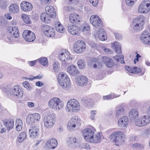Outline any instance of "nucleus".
I'll use <instances>...</instances> for the list:
<instances>
[{
	"mask_svg": "<svg viewBox=\"0 0 150 150\" xmlns=\"http://www.w3.org/2000/svg\"><path fill=\"white\" fill-rule=\"evenodd\" d=\"M10 33L13 34L15 38H16L19 36L18 30L17 27H11L9 29Z\"/></svg>",
	"mask_w": 150,
	"mask_h": 150,
	"instance_id": "4c0bfd02",
	"label": "nucleus"
},
{
	"mask_svg": "<svg viewBox=\"0 0 150 150\" xmlns=\"http://www.w3.org/2000/svg\"><path fill=\"white\" fill-rule=\"evenodd\" d=\"M9 11L12 13H17L19 11V7L17 4H12L9 7Z\"/></svg>",
	"mask_w": 150,
	"mask_h": 150,
	"instance_id": "2f4dec72",
	"label": "nucleus"
},
{
	"mask_svg": "<svg viewBox=\"0 0 150 150\" xmlns=\"http://www.w3.org/2000/svg\"><path fill=\"white\" fill-rule=\"evenodd\" d=\"M45 10L46 13L50 15L53 17H55V12L52 6H46L45 8Z\"/></svg>",
	"mask_w": 150,
	"mask_h": 150,
	"instance_id": "c9c22d12",
	"label": "nucleus"
},
{
	"mask_svg": "<svg viewBox=\"0 0 150 150\" xmlns=\"http://www.w3.org/2000/svg\"><path fill=\"white\" fill-rule=\"evenodd\" d=\"M96 131L95 128L92 126L84 129L82 132L83 137L88 142L92 137Z\"/></svg>",
	"mask_w": 150,
	"mask_h": 150,
	"instance_id": "1a4fd4ad",
	"label": "nucleus"
},
{
	"mask_svg": "<svg viewBox=\"0 0 150 150\" xmlns=\"http://www.w3.org/2000/svg\"><path fill=\"white\" fill-rule=\"evenodd\" d=\"M96 38H98L102 41H104L107 39V36L105 33L104 30L100 28L99 30L96 34Z\"/></svg>",
	"mask_w": 150,
	"mask_h": 150,
	"instance_id": "bb28decb",
	"label": "nucleus"
},
{
	"mask_svg": "<svg viewBox=\"0 0 150 150\" xmlns=\"http://www.w3.org/2000/svg\"><path fill=\"white\" fill-rule=\"evenodd\" d=\"M137 0H126V4L129 6H132Z\"/></svg>",
	"mask_w": 150,
	"mask_h": 150,
	"instance_id": "864d4df0",
	"label": "nucleus"
},
{
	"mask_svg": "<svg viewBox=\"0 0 150 150\" xmlns=\"http://www.w3.org/2000/svg\"><path fill=\"white\" fill-rule=\"evenodd\" d=\"M12 98L15 100L21 98L23 95L21 89L19 86H14L12 88Z\"/></svg>",
	"mask_w": 150,
	"mask_h": 150,
	"instance_id": "9b49d317",
	"label": "nucleus"
},
{
	"mask_svg": "<svg viewBox=\"0 0 150 150\" xmlns=\"http://www.w3.org/2000/svg\"><path fill=\"white\" fill-rule=\"evenodd\" d=\"M65 109L67 112H77L80 109V104L76 99H70L67 102Z\"/></svg>",
	"mask_w": 150,
	"mask_h": 150,
	"instance_id": "f257e3e1",
	"label": "nucleus"
},
{
	"mask_svg": "<svg viewBox=\"0 0 150 150\" xmlns=\"http://www.w3.org/2000/svg\"><path fill=\"white\" fill-rule=\"evenodd\" d=\"M43 30L44 34L48 37H53L55 35V30L54 28L47 25L44 26Z\"/></svg>",
	"mask_w": 150,
	"mask_h": 150,
	"instance_id": "2eb2a0df",
	"label": "nucleus"
},
{
	"mask_svg": "<svg viewBox=\"0 0 150 150\" xmlns=\"http://www.w3.org/2000/svg\"><path fill=\"white\" fill-rule=\"evenodd\" d=\"M4 125L7 130H10L13 127L14 121H8L7 122H4Z\"/></svg>",
	"mask_w": 150,
	"mask_h": 150,
	"instance_id": "37998d69",
	"label": "nucleus"
},
{
	"mask_svg": "<svg viewBox=\"0 0 150 150\" xmlns=\"http://www.w3.org/2000/svg\"><path fill=\"white\" fill-rule=\"evenodd\" d=\"M58 81L62 88L66 89L70 85V81L67 76H58Z\"/></svg>",
	"mask_w": 150,
	"mask_h": 150,
	"instance_id": "39448f33",
	"label": "nucleus"
},
{
	"mask_svg": "<svg viewBox=\"0 0 150 150\" xmlns=\"http://www.w3.org/2000/svg\"><path fill=\"white\" fill-rule=\"evenodd\" d=\"M58 57L60 60L65 63L72 59L69 53L66 50L60 53L58 55Z\"/></svg>",
	"mask_w": 150,
	"mask_h": 150,
	"instance_id": "4468645a",
	"label": "nucleus"
},
{
	"mask_svg": "<svg viewBox=\"0 0 150 150\" xmlns=\"http://www.w3.org/2000/svg\"><path fill=\"white\" fill-rule=\"evenodd\" d=\"M124 112V108L122 105H119L116 107L115 108V114L117 117H119L123 115Z\"/></svg>",
	"mask_w": 150,
	"mask_h": 150,
	"instance_id": "72a5a7b5",
	"label": "nucleus"
},
{
	"mask_svg": "<svg viewBox=\"0 0 150 150\" xmlns=\"http://www.w3.org/2000/svg\"><path fill=\"white\" fill-rule=\"evenodd\" d=\"M142 2L150 8V0H143Z\"/></svg>",
	"mask_w": 150,
	"mask_h": 150,
	"instance_id": "0e129e2a",
	"label": "nucleus"
},
{
	"mask_svg": "<svg viewBox=\"0 0 150 150\" xmlns=\"http://www.w3.org/2000/svg\"><path fill=\"white\" fill-rule=\"evenodd\" d=\"M55 25L56 30L58 32L63 33L65 31V29L62 24L59 21H56Z\"/></svg>",
	"mask_w": 150,
	"mask_h": 150,
	"instance_id": "f704fd0d",
	"label": "nucleus"
},
{
	"mask_svg": "<svg viewBox=\"0 0 150 150\" xmlns=\"http://www.w3.org/2000/svg\"><path fill=\"white\" fill-rule=\"evenodd\" d=\"M89 1L94 6H96L98 3V0H89Z\"/></svg>",
	"mask_w": 150,
	"mask_h": 150,
	"instance_id": "e2e57ef3",
	"label": "nucleus"
},
{
	"mask_svg": "<svg viewBox=\"0 0 150 150\" xmlns=\"http://www.w3.org/2000/svg\"><path fill=\"white\" fill-rule=\"evenodd\" d=\"M21 9L24 11H31L33 8L32 5L29 2L26 1H23L20 4Z\"/></svg>",
	"mask_w": 150,
	"mask_h": 150,
	"instance_id": "6ab92c4d",
	"label": "nucleus"
},
{
	"mask_svg": "<svg viewBox=\"0 0 150 150\" xmlns=\"http://www.w3.org/2000/svg\"><path fill=\"white\" fill-rule=\"evenodd\" d=\"M35 122L32 114L28 115L26 118V122L28 124H31Z\"/></svg>",
	"mask_w": 150,
	"mask_h": 150,
	"instance_id": "c03bdc74",
	"label": "nucleus"
},
{
	"mask_svg": "<svg viewBox=\"0 0 150 150\" xmlns=\"http://www.w3.org/2000/svg\"><path fill=\"white\" fill-rule=\"evenodd\" d=\"M81 142H80V145L78 147L80 148H84L86 149H89L90 148V146L88 143H86L83 144H81Z\"/></svg>",
	"mask_w": 150,
	"mask_h": 150,
	"instance_id": "8fccbe9b",
	"label": "nucleus"
},
{
	"mask_svg": "<svg viewBox=\"0 0 150 150\" xmlns=\"http://www.w3.org/2000/svg\"><path fill=\"white\" fill-rule=\"evenodd\" d=\"M118 126L123 128L126 127L128 124L129 120L128 118L125 116L122 117L118 120Z\"/></svg>",
	"mask_w": 150,
	"mask_h": 150,
	"instance_id": "aec40b11",
	"label": "nucleus"
},
{
	"mask_svg": "<svg viewBox=\"0 0 150 150\" xmlns=\"http://www.w3.org/2000/svg\"><path fill=\"white\" fill-rule=\"evenodd\" d=\"M68 30L69 33L73 35L78 36L80 34V27L75 25H72L68 26Z\"/></svg>",
	"mask_w": 150,
	"mask_h": 150,
	"instance_id": "f3484780",
	"label": "nucleus"
},
{
	"mask_svg": "<svg viewBox=\"0 0 150 150\" xmlns=\"http://www.w3.org/2000/svg\"><path fill=\"white\" fill-rule=\"evenodd\" d=\"M37 61L42 64L45 66H47L48 64V61L47 58L41 57L37 59Z\"/></svg>",
	"mask_w": 150,
	"mask_h": 150,
	"instance_id": "a19ab883",
	"label": "nucleus"
},
{
	"mask_svg": "<svg viewBox=\"0 0 150 150\" xmlns=\"http://www.w3.org/2000/svg\"><path fill=\"white\" fill-rule=\"evenodd\" d=\"M42 78V76H37L34 77H31V78H27L26 79H28L30 81H32L35 79H40Z\"/></svg>",
	"mask_w": 150,
	"mask_h": 150,
	"instance_id": "680f3d73",
	"label": "nucleus"
},
{
	"mask_svg": "<svg viewBox=\"0 0 150 150\" xmlns=\"http://www.w3.org/2000/svg\"><path fill=\"white\" fill-rule=\"evenodd\" d=\"M80 28V31H88L90 29V27L89 24L86 23H84L81 26Z\"/></svg>",
	"mask_w": 150,
	"mask_h": 150,
	"instance_id": "79ce46f5",
	"label": "nucleus"
},
{
	"mask_svg": "<svg viewBox=\"0 0 150 150\" xmlns=\"http://www.w3.org/2000/svg\"><path fill=\"white\" fill-rule=\"evenodd\" d=\"M102 58V61L108 67L111 68L114 65V62L110 58L106 56H103Z\"/></svg>",
	"mask_w": 150,
	"mask_h": 150,
	"instance_id": "412c9836",
	"label": "nucleus"
},
{
	"mask_svg": "<svg viewBox=\"0 0 150 150\" xmlns=\"http://www.w3.org/2000/svg\"><path fill=\"white\" fill-rule=\"evenodd\" d=\"M150 10V8L146 6L142 2H141L139 5L138 10V12L140 13H146Z\"/></svg>",
	"mask_w": 150,
	"mask_h": 150,
	"instance_id": "c756f323",
	"label": "nucleus"
},
{
	"mask_svg": "<svg viewBox=\"0 0 150 150\" xmlns=\"http://www.w3.org/2000/svg\"><path fill=\"white\" fill-rule=\"evenodd\" d=\"M23 37L28 42H33L35 39V35L34 33L30 30H25L23 34Z\"/></svg>",
	"mask_w": 150,
	"mask_h": 150,
	"instance_id": "ddd939ff",
	"label": "nucleus"
},
{
	"mask_svg": "<svg viewBox=\"0 0 150 150\" xmlns=\"http://www.w3.org/2000/svg\"><path fill=\"white\" fill-rule=\"evenodd\" d=\"M54 18L50 15L45 12L42 13L40 16L41 20L46 23H48L52 18Z\"/></svg>",
	"mask_w": 150,
	"mask_h": 150,
	"instance_id": "4be33fe9",
	"label": "nucleus"
},
{
	"mask_svg": "<svg viewBox=\"0 0 150 150\" xmlns=\"http://www.w3.org/2000/svg\"><path fill=\"white\" fill-rule=\"evenodd\" d=\"M116 39L119 40L122 39V35L120 34L117 33H115V34Z\"/></svg>",
	"mask_w": 150,
	"mask_h": 150,
	"instance_id": "774afa93",
	"label": "nucleus"
},
{
	"mask_svg": "<svg viewBox=\"0 0 150 150\" xmlns=\"http://www.w3.org/2000/svg\"><path fill=\"white\" fill-rule=\"evenodd\" d=\"M140 40L142 42L147 45H150V36L147 31H144L142 34Z\"/></svg>",
	"mask_w": 150,
	"mask_h": 150,
	"instance_id": "a211bd4d",
	"label": "nucleus"
},
{
	"mask_svg": "<svg viewBox=\"0 0 150 150\" xmlns=\"http://www.w3.org/2000/svg\"><path fill=\"white\" fill-rule=\"evenodd\" d=\"M80 142L76 138L71 137L69 138L67 142L69 146L74 147H78L80 145Z\"/></svg>",
	"mask_w": 150,
	"mask_h": 150,
	"instance_id": "393cba45",
	"label": "nucleus"
},
{
	"mask_svg": "<svg viewBox=\"0 0 150 150\" xmlns=\"http://www.w3.org/2000/svg\"><path fill=\"white\" fill-rule=\"evenodd\" d=\"M111 46L117 53L120 54L121 53V46L120 43L117 42H115L112 44Z\"/></svg>",
	"mask_w": 150,
	"mask_h": 150,
	"instance_id": "473e14b6",
	"label": "nucleus"
},
{
	"mask_svg": "<svg viewBox=\"0 0 150 150\" xmlns=\"http://www.w3.org/2000/svg\"><path fill=\"white\" fill-rule=\"evenodd\" d=\"M114 59L117 62L123 63L124 62V56L121 54L116 55L114 57Z\"/></svg>",
	"mask_w": 150,
	"mask_h": 150,
	"instance_id": "a18cd8bd",
	"label": "nucleus"
},
{
	"mask_svg": "<svg viewBox=\"0 0 150 150\" xmlns=\"http://www.w3.org/2000/svg\"><path fill=\"white\" fill-rule=\"evenodd\" d=\"M138 112L135 109L131 110L129 112V116L131 120H134L138 117Z\"/></svg>",
	"mask_w": 150,
	"mask_h": 150,
	"instance_id": "e433bc0d",
	"label": "nucleus"
},
{
	"mask_svg": "<svg viewBox=\"0 0 150 150\" xmlns=\"http://www.w3.org/2000/svg\"><path fill=\"white\" fill-rule=\"evenodd\" d=\"M86 44L83 41L79 40L75 42L74 50L76 53L80 54L83 52L86 48Z\"/></svg>",
	"mask_w": 150,
	"mask_h": 150,
	"instance_id": "0eeeda50",
	"label": "nucleus"
},
{
	"mask_svg": "<svg viewBox=\"0 0 150 150\" xmlns=\"http://www.w3.org/2000/svg\"><path fill=\"white\" fill-rule=\"evenodd\" d=\"M33 114L35 122L38 121L40 120L41 118L40 115L37 113H35Z\"/></svg>",
	"mask_w": 150,
	"mask_h": 150,
	"instance_id": "3c124183",
	"label": "nucleus"
},
{
	"mask_svg": "<svg viewBox=\"0 0 150 150\" xmlns=\"http://www.w3.org/2000/svg\"><path fill=\"white\" fill-rule=\"evenodd\" d=\"M148 115H144L141 117L142 122L144 126L149 124L150 123V105L149 107L147 109Z\"/></svg>",
	"mask_w": 150,
	"mask_h": 150,
	"instance_id": "c85d7f7f",
	"label": "nucleus"
},
{
	"mask_svg": "<svg viewBox=\"0 0 150 150\" xmlns=\"http://www.w3.org/2000/svg\"><path fill=\"white\" fill-rule=\"evenodd\" d=\"M144 18L143 15H140L136 17L133 20L132 26L133 30L136 31H141L144 24Z\"/></svg>",
	"mask_w": 150,
	"mask_h": 150,
	"instance_id": "f03ea898",
	"label": "nucleus"
},
{
	"mask_svg": "<svg viewBox=\"0 0 150 150\" xmlns=\"http://www.w3.org/2000/svg\"><path fill=\"white\" fill-rule=\"evenodd\" d=\"M26 138V134L24 132H23L19 134L17 139V141L19 143L23 142Z\"/></svg>",
	"mask_w": 150,
	"mask_h": 150,
	"instance_id": "58836bf2",
	"label": "nucleus"
},
{
	"mask_svg": "<svg viewBox=\"0 0 150 150\" xmlns=\"http://www.w3.org/2000/svg\"><path fill=\"white\" fill-rule=\"evenodd\" d=\"M125 69L129 73L134 74L139 73L141 71V69L140 68L136 67H130L128 66H126Z\"/></svg>",
	"mask_w": 150,
	"mask_h": 150,
	"instance_id": "7c9ffc66",
	"label": "nucleus"
},
{
	"mask_svg": "<svg viewBox=\"0 0 150 150\" xmlns=\"http://www.w3.org/2000/svg\"><path fill=\"white\" fill-rule=\"evenodd\" d=\"M23 85L26 88L28 91H30L31 90V88L28 82L25 81L23 83Z\"/></svg>",
	"mask_w": 150,
	"mask_h": 150,
	"instance_id": "603ef678",
	"label": "nucleus"
},
{
	"mask_svg": "<svg viewBox=\"0 0 150 150\" xmlns=\"http://www.w3.org/2000/svg\"><path fill=\"white\" fill-rule=\"evenodd\" d=\"M81 101L83 103L87 105L88 107H90L91 106V101L90 99L86 98H82Z\"/></svg>",
	"mask_w": 150,
	"mask_h": 150,
	"instance_id": "09e8293b",
	"label": "nucleus"
},
{
	"mask_svg": "<svg viewBox=\"0 0 150 150\" xmlns=\"http://www.w3.org/2000/svg\"><path fill=\"white\" fill-rule=\"evenodd\" d=\"M55 120V117L54 115H50L45 117L44 118V124L46 128L50 129L54 126Z\"/></svg>",
	"mask_w": 150,
	"mask_h": 150,
	"instance_id": "423d86ee",
	"label": "nucleus"
},
{
	"mask_svg": "<svg viewBox=\"0 0 150 150\" xmlns=\"http://www.w3.org/2000/svg\"><path fill=\"white\" fill-rule=\"evenodd\" d=\"M80 121L77 116L72 117L67 123V128L69 130L72 131L78 127V125L80 123Z\"/></svg>",
	"mask_w": 150,
	"mask_h": 150,
	"instance_id": "6e6552de",
	"label": "nucleus"
},
{
	"mask_svg": "<svg viewBox=\"0 0 150 150\" xmlns=\"http://www.w3.org/2000/svg\"><path fill=\"white\" fill-rule=\"evenodd\" d=\"M69 20L71 23L74 24L80 22V18L78 14L73 13L69 15Z\"/></svg>",
	"mask_w": 150,
	"mask_h": 150,
	"instance_id": "5701e85b",
	"label": "nucleus"
},
{
	"mask_svg": "<svg viewBox=\"0 0 150 150\" xmlns=\"http://www.w3.org/2000/svg\"><path fill=\"white\" fill-rule=\"evenodd\" d=\"M135 125L139 127H142L144 126V124H143L141 117L140 118V119L137 120L135 122Z\"/></svg>",
	"mask_w": 150,
	"mask_h": 150,
	"instance_id": "5fc2aeb1",
	"label": "nucleus"
},
{
	"mask_svg": "<svg viewBox=\"0 0 150 150\" xmlns=\"http://www.w3.org/2000/svg\"><path fill=\"white\" fill-rule=\"evenodd\" d=\"M97 111L93 110L91 112V117L92 120H95V116L97 113Z\"/></svg>",
	"mask_w": 150,
	"mask_h": 150,
	"instance_id": "13d9d810",
	"label": "nucleus"
},
{
	"mask_svg": "<svg viewBox=\"0 0 150 150\" xmlns=\"http://www.w3.org/2000/svg\"><path fill=\"white\" fill-rule=\"evenodd\" d=\"M59 62L57 61H54L53 63V69L55 72H57L59 70Z\"/></svg>",
	"mask_w": 150,
	"mask_h": 150,
	"instance_id": "de8ad7c7",
	"label": "nucleus"
},
{
	"mask_svg": "<svg viewBox=\"0 0 150 150\" xmlns=\"http://www.w3.org/2000/svg\"><path fill=\"white\" fill-rule=\"evenodd\" d=\"M103 138L101 133L98 132L96 134H93L92 136L88 141V142L98 143L100 142Z\"/></svg>",
	"mask_w": 150,
	"mask_h": 150,
	"instance_id": "dca6fc26",
	"label": "nucleus"
},
{
	"mask_svg": "<svg viewBox=\"0 0 150 150\" xmlns=\"http://www.w3.org/2000/svg\"><path fill=\"white\" fill-rule=\"evenodd\" d=\"M74 77V81L76 84L80 86H83L88 82L87 78L85 76H73Z\"/></svg>",
	"mask_w": 150,
	"mask_h": 150,
	"instance_id": "f8f14e48",
	"label": "nucleus"
},
{
	"mask_svg": "<svg viewBox=\"0 0 150 150\" xmlns=\"http://www.w3.org/2000/svg\"><path fill=\"white\" fill-rule=\"evenodd\" d=\"M48 106L50 109L55 111H59L64 107V104L58 98H54L48 102Z\"/></svg>",
	"mask_w": 150,
	"mask_h": 150,
	"instance_id": "7ed1b4c3",
	"label": "nucleus"
},
{
	"mask_svg": "<svg viewBox=\"0 0 150 150\" xmlns=\"http://www.w3.org/2000/svg\"><path fill=\"white\" fill-rule=\"evenodd\" d=\"M115 97L113 96L112 95H109L104 96L103 98V100H109L110 99L113 98Z\"/></svg>",
	"mask_w": 150,
	"mask_h": 150,
	"instance_id": "052dcab7",
	"label": "nucleus"
},
{
	"mask_svg": "<svg viewBox=\"0 0 150 150\" xmlns=\"http://www.w3.org/2000/svg\"><path fill=\"white\" fill-rule=\"evenodd\" d=\"M77 64L79 69H83L86 67V62L83 59H79L77 61Z\"/></svg>",
	"mask_w": 150,
	"mask_h": 150,
	"instance_id": "ea45409f",
	"label": "nucleus"
},
{
	"mask_svg": "<svg viewBox=\"0 0 150 150\" xmlns=\"http://www.w3.org/2000/svg\"><path fill=\"white\" fill-rule=\"evenodd\" d=\"M102 64L101 63H99L98 62V64H94L91 67L92 68L95 69L96 68H101L102 66Z\"/></svg>",
	"mask_w": 150,
	"mask_h": 150,
	"instance_id": "bf43d9fd",
	"label": "nucleus"
},
{
	"mask_svg": "<svg viewBox=\"0 0 150 150\" xmlns=\"http://www.w3.org/2000/svg\"><path fill=\"white\" fill-rule=\"evenodd\" d=\"M22 19L25 23L27 24H30L31 21L29 16L25 14H23L21 16Z\"/></svg>",
	"mask_w": 150,
	"mask_h": 150,
	"instance_id": "49530a36",
	"label": "nucleus"
},
{
	"mask_svg": "<svg viewBox=\"0 0 150 150\" xmlns=\"http://www.w3.org/2000/svg\"><path fill=\"white\" fill-rule=\"evenodd\" d=\"M67 72L71 75H76L80 74V73L77 68L74 65H71L68 67Z\"/></svg>",
	"mask_w": 150,
	"mask_h": 150,
	"instance_id": "b1692460",
	"label": "nucleus"
},
{
	"mask_svg": "<svg viewBox=\"0 0 150 150\" xmlns=\"http://www.w3.org/2000/svg\"><path fill=\"white\" fill-rule=\"evenodd\" d=\"M99 62L98 60L96 58L92 59L91 61L90 65L91 66L95 64H98Z\"/></svg>",
	"mask_w": 150,
	"mask_h": 150,
	"instance_id": "4d7b16f0",
	"label": "nucleus"
},
{
	"mask_svg": "<svg viewBox=\"0 0 150 150\" xmlns=\"http://www.w3.org/2000/svg\"><path fill=\"white\" fill-rule=\"evenodd\" d=\"M30 136L32 138L35 137L39 134V128L37 126L30 127L29 130Z\"/></svg>",
	"mask_w": 150,
	"mask_h": 150,
	"instance_id": "cd10ccee",
	"label": "nucleus"
},
{
	"mask_svg": "<svg viewBox=\"0 0 150 150\" xmlns=\"http://www.w3.org/2000/svg\"><path fill=\"white\" fill-rule=\"evenodd\" d=\"M102 50L105 53L108 54L111 53L112 52L111 50L104 46H102L101 47Z\"/></svg>",
	"mask_w": 150,
	"mask_h": 150,
	"instance_id": "6e6d98bb",
	"label": "nucleus"
},
{
	"mask_svg": "<svg viewBox=\"0 0 150 150\" xmlns=\"http://www.w3.org/2000/svg\"><path fill=\"white\" fill-rule=\"evenodd\" d=\"M57 141L54 139L49 140L46 143V146L50 149H54L55 148L57 145Z\"/></svg>",
	"mask_w": 150,
	"mask_h": 150,
	"instance_id": "a878e982",
	"label": "nucleus"
},
{
	"mask_svg": "<svg viewBox=\"0 0 150 150\" xmlns=\"http://www.w3.org/2000/svg\"><path fill=\"white\" fill-rule=\"evenodd\" d=\"M125 137V134L121 131L114 132L110 134V137L112 141L116 143L121 142Z\"/></svg>",
	"mask_w": 150,
	"mask_h": 150,
	"instance_id": "20e7f679",
	"label": "nucleus"
},
{
	"mask_svg": "<svg viewBox=\"0 0 150 150\" xmlns=\"http://www.w3.org/2000/svg\"><path fill=\"white\" fill-rule=\"evenodd\" d=\"M64 9L67 11H71L74 9V8L71 6L65 7L64 8Z\"/></svg>",
	"mask_w": 150,
	"mask_h": 150,
	"instance_id": "338daca9",
	"label": "nucleus"
},
{
	"mask_svg": "<svg viewBox=\"0 0 150 150\" xmlns=\"http://www.w3.org/2000/svg\"><path fill=\"white\" fill-rule=\"evenodd\" d=\"M90 23L96 28L101 27L103 25L102 21L97 15H92L90 19Z\"/></svg>",
	"mask_w": 150,
	"mask_h": 150,
	"instance_id": "9d476101",
	"label": "nucleus"
},
{
	"mask_svg": "<svg viewBox=\"0 0 150 150\" xmlns=\"http://www.w3.org/2000/svg\"><path fill=\"white\" fill-rule=\"evenodd\" d=\"M16 126H17L22 125L23 122L22 120L20 119H17L16 121Z\"/></svg>",
	"mask_w": 150,
	"mask_h": 150,
	"instance_id": "69168bd1",
	"label": "nucleus"
}]
</instances>
